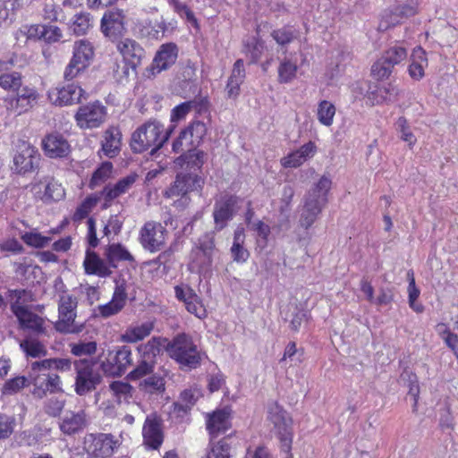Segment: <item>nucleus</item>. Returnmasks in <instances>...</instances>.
<instances>
[{
  "label": "nucleus",
  "instance_id": "obj_34",
  "mask_svg": "<svg viewBox=\"0 0 458 458\" xmlns=\"http://www.w3.org/2000/svg\"><path fill=\"white\" fill-rule=\"evenodd\" d=\"M121 138L122 134L118 128L110 127L105 131L102 149L107 157H113L117 155L120 150Z\"/></svg>",
  "mask_w": 458,
  "mask_h": 458
},
{
  "label": "nucleus",
  "instance_id": "obj_2",
  "mask_svg": "<svg viewBox=\"0 0 458 458\" xmlns=\"http://www.w3.org/2000/svg\"><path fill=\"white\" fill-rule=\"evenodd\" d=\"M166 351L169 356L181 366L196 369L200 365V352L192 338L184 333L174 337L167 344Z\"/></svg>",
  "mask_w": 458,
  "mask_h": 458
},
{
  "label": "nucleus",
  "instance_id": "obj_31",
  "mask_svg": "<svg viewBox=\"0 0 458 458\" xmlns=\"http://www.w3.org/2000/svg\"><path fill=\"white\" fill-rule=\"evenodd\" d=\"M323 207L324 205L318 203L317 200L305 198L304 206L301 211L299 220L300 226L306 230L311 227Z\"/></svg>",
  "mask_w": 458,
  "mask_h": 458
},
{
  "label": "nucleus",
  "instance_id": "obj_35",
  "mask_svg": "<svg viewBox=\"0 0 458 458\" xmlns=\"http://www.w3.org/2000/svg\"><path fill=\"white\" fill-rule=\"evenodd\" d=\"M332 180L329 174H323L314 184V187L308 192L306 198L313 199L318 203L325 204L327 201V196L331 188Z\"/></svg>",
  "mask_w": 458,
  "mask_h": 458
},
{
  "label": "nucleus",
  "instance_id": "obj_11",
  "mask_svg": "<svg viewBox=\"0 0 458 458\" xmlns=\"http://www.w3.org/2000/svg\"><path fill=\"white\" fill-rule=\"evenodd\" d=\"M241 199L234 195L225 194L219 197L213 208L215 230L221 231L227 226L240 208Z\"/></svg>",
  "mask_w": 458,
  "mask_h": 458
},
{
  "label": "nucleus",
  "instance_id": "obj_45",
  "mask_svg": "<svg viewBox=\"0 0 458 458\" xmlns=\"http://www.w3.org/2000/svg\"><path fill=\"white\" fill-rule=\"evenodd\" d=\"M28 385L29 379L27 377L23 376H18L5 381L1 389V393L4 395H13L20 392Z\"/></svg>",
  "mask_w": 458,
  "mask_h": 458
},
{
  "label": "nucleus",
  "instance_id": "obj_36",
  "mask_svg": "<svg viewBox=\"0 0 458 458\" xmlns=\"http://www.w3.org/2000/svg\"><path fill=\"white\" fill-rule=\"evenodd\" d=\"M106 259L110 264L117 261H134L133 256L120 243H114L108 246ZM113 267H115V265H113Z\"/></svg>",
  "mask_w": 458,
  "mask_h": 458
},
{
  "label": "nucleus",
  "instance_id": "obj_44",
  "mask_svg": "<svg viewBox=\"0 0 458 458\" xmlns=\"http://www.w3.org/2000/svg\"><path fill=\"white\" fill-rule=\"evenodd\" d=\"M92 26V18L89 13H81L73 17L71 29L76 35L86 34Z\"/></svg>",
  "mask_w": 458,
  "mask_h": 458
},
{
  "label": "nucleus",
  "instance_id": "obj_14",
  "mask_svg": "<svg viewBox=\"0 0 458 458\" xmlns=\"http://www.w3.org/2000/svg\"><path fill=\"white\" fill-rule=\"evenodd\" d=\"M106 108L98 101L89 103L79 107L75 120L81 129H93L99 127L106 120Z\"/></svg>",
  "mask_w": 458,
  "mask_h": 458
},
{
  "label": "nucleus",
  "instance_id": "obj_46",
  "mask_svg": "<svg viewBox=\"0 0 458 458\" xmlns=\"http://www.w3.org/2000/svg\"><path fill=\"white\" fill-rule=\"evenodd\" d=\"M137 67H131V64L126 61H115L112 70L114 77L119 82H123L128 80L131 73L136 72Z\"/></svg>",
  "mask_w": 458,
  "mask_h": 458
},
{
  "label": "nucleus",
  "instance_id": "obj_51",
  "mask_svg": "<svg viewBox=\"0 0 458 458\" xmlns=\"http://www.w3.org/2000/svg\"><path fill=\"white\" fill-rule=\"evenodd\" d=\"M393 68L388 62H386V59L381 56L371 67L372 75L377 80H383L388 78L392 72Z\"/></svg>",
  "mask_w": 458,
  "mask_h": 458
},
{
  "label": "nucleus",
  "instance_id": "obj_33",
  "mask_svg": "<svg viewBox=\"0 0 458 458\" xmlns=\"http://www.w3.org/2000/svg\"><path fill=\"white\" fill-rule=\"evenodd\" d=\"M400 89L393 83H387L385 86L378 87L372 91L369 98L373 105L394 102L398 99Z\"/></svg>",
  "mask_w": 458,
  "mask_h": 458
},
{
  "label": "nucleus",
  "instance_id": "obj_22",
  "mask_svg": "<svg viewBox=\"0 0 458 458\" xmlns=\"http://www.w3.org/2000/svg\"><path fill=\"white\" fill-rule=\"evenodd\" d=\"M136 182V175L130 174L119 180L114 184H107L98 193L100 199H104L102 208L106 209L115 199L125 194Z\"/></svg>",
  "mask_w": 458,
  "mask_h": 458
},
{
  "label": "nucleus",
  "instance_id": "obj_59",
  "mask_svg": "<svg viewBox=\"0 0 458 458\" xmlns=\"http://www.w3.org/2000/svg\"><path fill=\"white\" fill-rule=\"evenodd\" d=\"M187 310L199 318L207 317V310L202 304L199 297L195 293L192 298L185 304Z\"/></svg>",
  "mask_w": 458,
  "mask_h": 458
},
{
  "label": "nucleus",
  "instance_id": "obj_32",
  "mask_svg": "<svg viewBox=\"0 0 458 458\" xmlns=\"http://www.w3.org/2000/svg\"><path fill=\"white\" fill-rule=\"evenodd\" d=\"M411 64L409 65V75L416 81H420L424 76V70L428 66L426 52L420 47H415L411 56Z\"/></svg>",
  "mask_w": 458,
  "mask_h": 458
},
{
  "label": "nucleus",
  "instance_id": "obj_47",
  "mask_svg": "<svg viewBox=\"0 0 458 458\" xmlns=\"http://www.w3.org/2000/svg\"><path fill=\"white\" fill-rule=\"evenodd\" d=\"M155 363L156 361H153L149 359L140 357L139 364L133 370L129 373V378L131 380H136L151 373L153 371Z\"/></svg>",
  "mask_w": 458,
  "mask_h": 458
},
{
  "label": "nucleus",
  "instance_id": "obj_64",
  "mask_svg": "<svg viewBox=\"0 0 458 458\" xmlns=\"http://www.w3.org/2000/svg\"><path fill=\"white\" fill-rule=\"evenodd\" d=\"M168 4L174 8V11L177 13L180 16L185 17L187 21L191 22H196L193 13L189 9V7L178 0H166Z\"/></svg>",
  "mask_w": 458,
  "mask_h": 458
},
{
  "label": "nucleus",
  "instance_id": "obj_49",
  "mask_svg": "<svg viewBox=\"0 0 458 458\" xmlns=\"http://www.w3.org/2000/svg\"><path fill=\"white\" fill-rule=\"evenodd\" d=\"M21 239L27 245L34 248H43L51 242L50 237L44 236L35 231L25 233L22 234Z\"/></svg>",
  "mask_w": 458,
  "mask_h": 458
},
{
  "label": "nucleus",
  "instance_id": "obj_37",
  "mask_svg": "<svg viewBox=\"0 0 458 458\" xmlns=\"http://www.w3.org/2000/svg\"><path fill=\"white\" fill-rule=\"evenodd\" d=\"M21 349L27 356L32 358L44 357L47 353L46 346L36 338H27L21 342Z\"/></svg>",
  "mask_w": 458,
  "mask_h": 458
},
{
  "label": "nucleus",
  "instance_id": "obj_54",
  "mask_svg": "<svg viewBox=\"0 0 458 458\" xmlns=\"http://www.w3.org/2000/svg\"><path fill=\"white\" fill-rule=\"evenodd\" d=\"M189 131L195 146H199L207 133V125L200 121L193 122L188 128L185 129Z\"/></svg>",
  "mask_w": 458,
  "mask_h": 458
},
{
  "label": "nucleus",
  "instance_id": "obj_1",
  "mask_svg": "<svg viewBox=\"0 0 458 458\" xmlns=\"http://www.w3.org/2000/svg\"><path fill=\"white\" fill-rule=\"evenodd\" d=\"M172 130L165 131L164 124L157 119H149L131 135V147L134 152L141 153L151 148V154L159 149L169 139Z\"/></svg>",
  "mask_w": 458,
  "mask_h": 458
},
{
  "label": "nucleus",
  "instance_id": "obj_18",
  "mask_svg": "<svg viewBox=\"0 0 458 458\" xmlns=\"http://www.w3.org/2000/svg\"><path fill=\"white\" fill-rule=\"evenodd\" d=\"M84 90L75 85L68 84L64 87H56L48 91V98L52 104L59 106H71L81 101Z\"/></svg>",
  "mask_w": 458,
  "mask_h": 458
},
{
  "label": "nucleus",
  "instance_id": "obj_19",
  "mask_svg": "<svg viewBox=\"0 0 458 458\" xmlns=\"http://www.w3.org/2000/svg\"><path fill=\"white\" fill-rule=\"evenodd\" d=\"M143 445L149 449L158 450L164 441L161 421L156 415L146 418L142 428Z\"/></svg>",
  "mask_w": 458,
  "mask_h": 458
},
{
  "label": "nucleus",
  "instance_id": "obj_62",
  "mask_svg": "<svg viewBox=\"0 0 458 458\" xmlns=\"http://www.w3.org/2000/svg\"><path fill=\"white\" fill-rule=\"evenodd\" d=\"M271 36L277 44L282 46L289 44L294 38L293 30L288 27L273 30Z\"/></svg>",
  "mask_w": 458,
  "mask_h": 458
},
{
  "label": "nucleus",
  "instance_id": "obj_55",
  "mask_svg": "<svg viewBox=\"0 0 458 458\" xmlns=\"http://www.w3.org/2000/svg\"><path fill=\"white\" fill-rule=\"evenodd\" d=\"M71 352L75 356L91 355L97 351V343L90 342H79L70 344Z\"/></svg>",
  "mask_w": 458,
  "mask_h": 458
},
{
  "label": "nucleus",
  "instance_id": "obj_43",
  "mask_svg": "<svg viewBox=\"0 0 458 458\" xmlns=\"http://www.w3.org/2000/svg\"><path fill=\"white\" fill-rule=\"evenodd\" d=\"M100 197L98 194L91 195L87 197L82 203L76 208L72 219L74 221H81L83 218L87 217L88 215L91 212L93 208L99 201Z\"/></svg>",
  "mask_w": 458,
  "mask_h": 458
},
{
  "label": "nucleus",
  "instance_id": "obj_16",
  "mask_svg": "<svg viewBox=\"0 0 458 458\" xmlns=\"http://www.w3.org/2000/svg\"><path fill=\"white\" fill-rule=\"evenodd\" d=\"M11 310L22 329L30 330L37 335L45 334V320L41 317L30 311L24 305L18 303H12Z\"/></svg>",
  "mask_w": 458,
  "mask_h": 458
},
{
  "label": "nucleus",
  "instance_id": "obj_48",
  "mask_svg": "<svg viewBox=\"0 0 458 458\" xmlns=\"http://www.w3.org/2000/svg\"><path fill=\"white\" fill-rule=\"evenodd\" d=\"M382 56L386 59V62H388L392 67H394V65L406 59L407 52L405 48L394 46L387 49Z\"/></svg>",
  "mask_w": 458,
  "mask_h": 458
},
{
  "label": "nucleus",
  "instance_id": "obj_30",
  "mask_svg": "<svg viewBox=\"0 0 458 458\" xmlns=\"http://www.w3.org/2000/svg\"><path fill=\"white\" fill-rule=\"evenodd\" d=\"M245 242V231L241 225L237 226L233 233V245L230 249L232 259L236 263H245L249 257L250 252L244 247Z\"/></svg>",
  "mask_w": 458,
  "mask_h": 458
},
{
  "label": "nucleus",
  "instance_id": "obj_5",
  "mask_svg": "<svg viewBox=\"0 0 458 458\" xmlns=\"http://www.w3.org/2000/svg\"><path fill=\"white\" fill-rule=\"evenodd\" d=\"M118 437L109 433L87 434L84 437L83 449L93 458H109L120 447Z\"/></svg>",
  "mask_w": 458,
  "mask_h": 458
},
{
  "label": "nucleus",
  "instance_id": "obj_39",
  "mask_svg": "<svg viewBox=\"0 0 458 458\" xmlns=\"http://www.w3.org/2000/svg\"><path fill=\"white\" fill-rule=\"evenodd\" d=\"M163 341L164 340L160 337H152L146 344L139 345L137 351L140 358H146L156 361V357L160 352Z\"/></svg>",
  "mask_w": 458,
  "mask_h": 458
},
{
  "label": "nucleus",
  "instance_id": "obj_63",
  "mask_svg": "<svg viewBox=\"0 0 458 458\" xmlns=\"http://www.w3.org/2000/svg\"><path fill=\"white\" fill-rule=\"evenodd\" d=\"M63 37L62 30L55 25H44L42 40L47 43L58 42Z\"/></svg>",
  "mask_w": 458,
  "mask_h": 458
},
{
  "label": "nucleus",
  "instance_id": "obj_9",
  "mask_svg": "<svg viewBox=\"0 0 458 458\" xmlns=\"http://www.w3.org/2000/svg\"><path fill=\"white\" fill-rule=\"evenodd\" d=\"M93 57L94 48L89 40L81 39L75 41L72 56L64 72V79L71 81L77 77L90 64Z\"/></svg>",
  "mask_w": 458,
  "mask_h": 458
},
{
  "label": "nucleus",
  "instance_id": "obj_4",
  "mask_svg": "<svg viewBox=\"0 0 458 458\" xmlns=\"http://www.w3.org/2000/svg\"><path fill=\"white\" fill-rule=\"evenodd\" d=\"M267 420L274 426V429L280 439L282 450L289 453L293 442V420L291 416L277 403H273L268 406Z\"/></svg>",
  "mask_w": 458,
  "mask_h": 458
},
{
  "label": "nucleus",
  "instance_id": "obj_40",
  "mask_svg": "<svg viewBox=\"0 0 458 458\" xmlns=\"http://www.w3.org/2000/svg\"><path fill=\"white\" fill-rule=\"evenodd\" d=\"M335 114V106L333 103L327 100H322L318 106L317 116L318 122L328 127L333 124L334 117Z\"/></svg>",
  "mask_w": 458,
  "mask_h": 458
},
{
  "label": "nucleus",
  "instance_id": "obj_26",
  "mask_svg": "<svg viewBox=\"0 0 458 458\" xmlns=\"http://www.w3.org/2000/svg\"><path fill=\"white\" fill-rule=\"evenodd\" d=\"M123 11L115 10L106 13L101 20V30L108 38H116L124 31Z\"/></svg>",
  "mask_w": 458,
  "mask_h": 458
},
{
  "label": "nucleus",
  "instance_id": "obj_42",
  "mask_svg": "<svg viewBox=\"0 0 458 458\" xmlns=\"http://www.w3.org/2000/svg\"><path fill=\"white\" fill-rule=\"evenodd\" d=\"M298 67L296 62L290 58H284L281 61L278 67V79L282 83H288L296 77Z\"/></svg>",
  "mask_w": 458,
  "mask_h": 458
},
{
  "label": "nucleus",
  "instance_id": "obj_52",
  "mask_svg": "<svg viewBox=\"0 0 458 458\" xmlns=\"http://www.w3.org/2000/svg\"><path fill=\"white\" fill-rule=\"evenodd\" d=\"M0 87L4 89L16 90L21 87V76L19 72L3 73L0 75Z\"/></svg>",
  "mask_w": 458,
  "mask_h": 458
},
{
  "label": "nucleus",
  "instance_id": "obj_20",
  "mask_svg": "<svg viewBox=\"0 0 458 458\" xmlns=\"http://www.w3.org/2000/svg\"><path fill=\"white\" fill-rule=\"evenodd\" d=\"M178 49L175 44H163L157 52L148 71L151 75L160 73L172 66L177 59Z\"/></svg>",
  "mask_w": 458,
  "mask_h": 458
},
{
  "label": "nucleus",
  "instance_id": "obj_3",
  "mask_svg": "<svg viewBox=\"0 0 458 458\" xmlns=\"http://www.w3.org/2000/svg\"><path fill=\"white\" fill-rule=\"evenodd\" d=\"M203 181L198 175L178 174L173 184L165 191L164 196L174 199V205L181 209L187 208L191 202L189 193L202 187Z\"/></svg>",
  "mask_w": 458,
  "mask_h": 458
},
{
  "label": "nucleus",
  "instance_id": "obj_29",
  "mask_svg": "<svg viewBox=\"0 0 458 458\" xmlns=\"http://www.w3.org/2000/svg\"><path fill=\"white\" fill-rule=\"evenodd\" d=\"M83 267L86 274L96 275L99 277H106L112 273L107 264L94 251L88 250L86 252Z\"/></svg>",
  "mask_w": 458,
  "mask_h": 458
},
{
  "label": "nucleus",
  "instance_id": "obj_21",
  "mask_svg": "<svg viewBox=\"0 0 458 458\" xmlns=\"http://www.w3.org/2000/svg\"><path fill=\"white\" fill-rule=\"evenodd\" d=\"M45 155L50 158L66 157L71 152L68 140L60 133H49L42 140Z\"/></svg>",
  "mask_w": 458,
  "mask_h": 458
},
{
  "label": "nucleus",
  "instance_id": "obj_8",
  "mask_svg": "<svg viewBox=\"0 0 458 458\" xmlns=\"http://www.w3.org/2000/svg\"><path fill=\"white\" fill-rule=\"evenodd\" d=\"M77 299L71 293L64 292L59 294L58 301V320L55 328L60 333L74 334L81 331L80 327L75 324Z\"/></svg>",
  "mask_w": 458,
  "mask_h": 458
},
{
  "label": "nucleus",
  "instance_id": "obj_10",
  "mask_svg": "<svg viewBox=\"0 0 458 458\" xmlns=\"http://www.w3.org/2000/svg\"><path fill=\"white\" fill-rule=\"evenodd\" d=\"M167 236V230L160 223L148 221L140 229L139 242L144 250L155 253L165 247Z\"/></svg>",
  "mask_w": 458,
  "mask_h": 458
},
{
  "label": "nucleus",
  "instance_id": "obj_25",
  "mask_svg": "<svg viewBox=\"0 0 458 458\" xmlns=\"http://www.w3.org/2000/svg\"><path fill=\"white\" fill-rule=\"evenodd\" d=\"M230 427V412L227 409L216 410L207 415V429L211 439L225 433Z\"/></svg>",
  "mask_w": 458,
  "mask_h": 458
},
{
  "label": "nucleus",
  "instance_id": "obj_24",
  "mask_svg": "<svg viewBox=\"0 0 458 458\" xmlns=\"http://www.w3.org/2000/svg\"><path fill=\"white\" fill-rule=\"evenodd\" d=\"M116 49L121 54L122 60L131 64V67L139 66L145 55L141 46L131 38L120 40L116 45Z\"/></svg>",
  "mask_w": 458,
  "mask_h": 458
},
{
  "label": "nucleus",
  "instance_id": "obj_23",
  "mask_svg": "<svg viewBox=\"0 0 458 458\" xmlns=\"http://www.w3.org/2000/svg\"><path fill=\"white\" fill-rule=\"evenodd\" d=\"M88 425V416L85 411H68L59 422V428L63 434L72 436L84 430Z\"/></svg>",
  "mask_w": 458,
  "mask_h": 458
},
{
  "label": "nucleus",
  "instance_id": "obj_13",
  "mask_svg": "<svg viewBox=\"0 0 458 458\" xmlns=\"http://www.w3.org/2000/svg\"><path fill=\"white\" fill-rule=\"evenodd\" d=\"M39 159L38 149L31 144L22 141L14 154L12 169L20 174L33 172L38 166Z\"/></svg>",
  "mask_w": 458,
  "mask_h": 458
},
{
  "label": "nucleus",
  "instance_id": "obj_60",
  "mask_svg": "<svg viewBox=\"0 0 458 458\" xmlns=\"http://www.w3.org/2000/svg\"><path fill=\"white\" fill-rule=\"evenodd\" d=\"M264 48V43L253 38L246 44L245 52L252 62H256L261 57Z\"/></svg>",
  "mask_w": 458,
  "mask_h": 458
},
{
  "label": "nucleus",
  "instance_id": "obj_61",
  "mask_svg": "<svg viewBox=\"0 0 458 458\" xmlns=\"http://www.w3.org/2000/svg\"><path fill=\"white\" fill-rule=\"evenodd\" d=\"M408 293L409 306L411 307V309H412L417 313L423 312V305L416 301L420 296V292L415 284V280H411V284H409Z\"/></svg>",
  "mask_w": 458,
  "mask_h": 458
},
{
  "label": "nucleus",
  "instance_id": "obj_27",
  "mask_svg": "<svg viewBox=\"0 0 458 458\" xmlns=\"http://www.w3.org/2000/svg\"><path fill=\"white\" fill-rule=\"evenodd\" d=\"M127 294L122 285H117L111 301L98 307V315L102 318H109L119 313L125 305Z\"/></svg>",
  "mask_w": 458,
  "mask_h": 458
},
{
  "label": "nucleus",
  "instance_id": "obj_17",
  "mask_svg": "<svg viewBox=\"0 0 458 458\" xmlns=\"http://www.w3.org/2000/svg\"><path fill=\"white\" fill-rule=\"evenodd\" d=\"M16 96L7 101V108L18 114L27 112L38 102L39 94L34 88L28 86L16 89Z\"/></svg>",
  "mask_w": 458,
  "mask_h": 458
},
{
  "label": "nucleus",
  "instance_id": "obj_50",
  "mask_svg": "<svg viewBox=\"0 0 458 458\" xmlns=\"http://www.w3.org/2000/svg\"><path fill=\"white\" fill-rule=\"evenodd\" d=\"M403 19L398 12L394 9V11H385L378 24V30L385 31L391 27L395 26L402 22Z\"/></svg>",
  "mask_w": 458,
  "mask_h": 458
},
{
  "label": "nucleus",
  "instance_id": "obj_15",
  "mask_svg": "<svg viewBox=\"0 0 458 458\" xmlns=\"http://www.w3.org/2000/svg\"><path fill=\"white\" fill-rule=\"evenodd\" d=\"M29 383L33 385V396L38 399L61 389L60 377L54 373H30Z\"/></svg>",
  "mask_w": 458,
  "mask_h": 458
},
{
  "label": "nucleus",
  "instance_id": "obj_56",
  "mask_svg": "<svg viewBox=\"0 0 458 458\" xmlns=\"http://www.w3.org/2000/svg\"><path fill=\"white\" fill-rule=\"evenodd\" d=\"M397 131L400 132L401 139L407 142L408 146L411 148L415 145L417 140L414 134L411 131L407 121L403 117L398 118L396 122Z\"/></svg>",
  "mask_w": 458,
  "mask_h": 458
},
{
  "label": "nucleus",
  "instance_id": "obj_41",
  "mask_svg": "<svg viewBox=\"0 0 458 458\" xmlns=\"http://www.w3.org/2000/svg\"><path fill=\"white\" fill-rule=\"evenodd\" d=\"M113 165L110 162H104L102 165L93 173L91 179L89 182L90 189L101 185L106 182L112 175Z\"/></svg>",
  "mask_w": 458,
  "mask_h": 458
},
{
  "label": "nucleus",
  "instance_id": "obj_58",
  "mask_svg": "<svg viewBox=\"0 0 458 458\" xmlns=\"http://www.w3.org/2000/svg\"><path fill=\"white\" fill-rule=\"evenodd\" d=\"M200 396V392L198 388H189L182 391L180 394L179 405L182 409L191 407Z\"/></svg>",
  "mask_w": 458,
  "mask_h": 458
},
{
  "label": "nucleus",
  "instance_id": "obj_53",
  "mask_svg": "<svg viewBox=\"0 0 458 458\" xmlns=\"http://www.w3.org/2000/svg\"><path fill=\"white\" fill-rule=\"evenodd\" d=\"M109 389L116 397L117 401L121 402L122 400H126L131 395V392L132 387L127 382L114 381L110 384Z\"/></svg>",
  "mask_w": 458,
  "mask_h": 458
},
{
  "label": "nucleus",
  "instance_id": "obj_12",
  "mask_svg": "<svg viewBox=\"0 0 458 458\" xmlns=\"http://www.w3.org/2000/svg\"><path fill=\"white\" fill-rule=\"evenodd\" d=\"M189 131L185 129L181 131L180 135L173 142V151L175 153L186 152L177 158V162H187L191 167H200L204 163V152L196 150Z\"/></svg>",
  "mask_w": 458,
  "mask_h": 458
},
{
  "label": "nucleus",
  "instance_id": "obj_57",
  "mask_svg": "<svg viewBox=\"0 0 458 458\" xmlns=\"http://www.w3.org/2000/svg\"><path fill=\"white\" fill-rule=\"evenodd\" d=\"M206 458H229V446L225 440L210 444Z\"/></svg>",
  "mask_w": 458,
  "mask_h": 458
},
{
  "label": "nucleus",
  "instance_id": "obj_6",
  "mask_svg": "<svg viewBox=\"0 0 458 458\" xmlns=\"http://www.w3.org/2000/svg\"><path fill=\"white\" fill-rule=\"evenodd\" d=\"M132 352L129 346L122 345L107 351L100 360L99 367L106 376L121 377L132 365Z\"/></svg>",
  "mask_w": 458,
  "mask_h": 458
},
{
  "label": "nucleus",
  "instance_id": "obj_38",
  "mask_svg": "<svg viewBox=\"0 0 458 458\" xmlns=\"http://www.w3.org/2000/svg\"><path fill=\"white\" fill-rule=\"evenodd\" d=\"M46 191L45 202L49 203L52 201L61 200L64 195V189L54 177L47 176V183L43 185Z\"/></svg>",
  "mask_w": 458,
  "mask_h": 458
},
{
  "label": "nucleus",
  "instance_id": "obj_7",
  "mask_svg": "<svg viewBox=\"0 0 458 458\" xmlns=\"http://www.w3.org/2000/svg\"><path fill=\"white\" fill-rule=\"evenodd\" d=\"M76 372L74 390L77 394L84 395L96 389L101 383L102 377L93 361L82 359L75 361Z\"/></svg>",
  "mask_w": 458,
  "mask_h": 458
},
{
  "label": "nucleus",
  "instance_id": "obj_28",
  "mask_svg": "<svg viewBox=\"0 0 458 458\" xmlns=\"http://www.w3.org/2000/svg\"><path fill=\"white\" fill-rule=\"evenodd\" d=\"M153 329L154 323L152 321L131 325L120 335V340L126 344H135L148 336Z\"/></svg>",
  "mask_w": 458,
  "mask_h": 458
}]
</instances>
